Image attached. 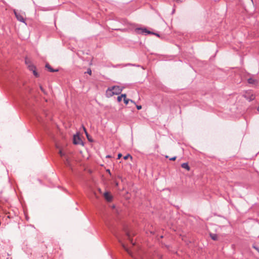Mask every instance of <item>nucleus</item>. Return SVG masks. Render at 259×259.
Instances as JSON below:
<instances>
[{"label":"nucleus","instance_id":"obj_1","mask_svg":"<svg viewBox=\"0 0 259 259\" xmlns=\"http://www.w3.org/2000/svg\"><path fill=\"white\" fill-rule=\"evenodd\" d=\"M122 89L119 86H113L108 88L106 92V96L110 98L114 95H119L122 92Z\"/></svg>","mask_w":259,"mask_h":259},{"label":"nucleus","instance_id":"obj_2","mask_svg":"<svg viewBox=\"0 0 259 259\" xmlns=\"http://www.w3.org/2000/svg\"><path fill=\"white\" fill-rule=\"evenodd\" d=\"M135 31L138 33L143 34L144 33H146L147 34H152L159 37L158 34L147 30L146 28H138L135 29Z\"/></svg>","mask_w":259,"mask_h":259},{"label":"nucleus","instance_id":"obj_3","mask_svg":"<svg viewBox=\"0 0 259 259\" xmlns=\"http://www.w3.org/2000/svg\"><path fill=\"white\" fill-rule=\"evenodd\" d=\"M243 97L249 101H252L255 99V96L251 91H246Z\"/></svg>","mask_w":259,"mask_h":259},{"label":"nucleus","instance_id":"obj_4","mask_svg":"<svg viewBox=\"0 0 259 259\" xmlns=\"http://www.w3.org/2000/svg\"><path fill=\"white\" fill-rule=\"evenodd\" d=\"M14 14H15V15L18 21H19L20 22H23L26 25V23L25 21V19L24 18V16L22 14L17 12L15 10H14Z\"/></svg>","mask_w":259,"mask_h":259},{"label":"nucleus","instance_id":"obj_5","mask_svg":"<svg viewBox=\"0 0 259 259\" xmlns=\"http://www.w3.org/2000/svg\"><path fill=\"white\" fill-rule=\"evenodd\" d=\"M28 68L30 71L33 72V74L35 77H37L39 76L38 73L36 71L35 67L32 64L28 65Z\"/></svg>","mask_w":259,"mask_h":259},{"label":"nucleus","instance_id":"obj_6","mask_svg":"<svg viewBox=\"0 0 259 259\" xmlns=\"http://www.w3.org/2000/svg\"><path fill=\"white\" fill-rule=\"evenodd\" d=\"M81 142V140L79 137L77 135H74L73 137V143L74 144H79Z\"/></svg>","mask_w":259,"mask_h":259},{"label":"nucleus","instance_id":"obj_7","mask_svg":"<svg viewBox=\"0 0 259 259\" xmlns=\"http://www.w3.org/2000/svg\"><path fill=\"white\" fill-rule=\"evenodd\" d=\"M104 196L105 197V198L108 201H110L112 200V196L109 194V193L107 192H106L104 194Z\"/></svg>","mask_w":259,"mask_h":259},{"label":"nucleus","instance_id":"obj_8","mask_svg":"<svg viewBox=\"0 0 259 259\" xmlns=\"http://www.w3.org/2000/svg\"><path fill=\"white\" fill-rule=\"evenodd\" d=\"M46 67L48 68V69L51 72H57L58 71V69H53L49 64H47L46 65Z\"/></svg>","mask_w":259,"mask_h":259},{"label":"nucleus","instance_id":"obj_9","mask_svg":"<svg viewBox=\"0 0 259 259\" xmlns=\"http://www.w3.org/2000/svg\"><path fill=\"white\" fill-rule=\"evenodd\" d=\"M121 245L123 247V248L131 256H132L131 251L128 249L127 247H126V246L123 243H121Z\"/></svg>","mask_w":259,"mask_h":259},{"label":"nucleus","instance_id":"obj_10","mask_svg":"<svg viewBox=\"0 0 259 259\" xmlns=\"http://www.w3.org/2000/svg\"><path fill=\"white\" fill-rule=\"evenodd\" d=\"M182 167L187 169L188 171L190 170V167L188 163H183L181 164Z\"/></svg>","mask_w":259,"mask_h":259},{"label":"nucleus","instance_id":"obj_11","mask_svg":"<svg viewBox=\"0 0 259 259\" xmlns=\"http://www.w3.org/2000/svg\"><path fill=\"white\" fill-rule=\"evenodd\" d=\"M248 82L250 84H255L257 82V81L256 80L252 78H249L248 79Z\"/></svg>","mask_w":259,"mask_h":259},{"label":"nucleus","instance_id":"obj_12","mask_svg":"<svg viewBox=\"0 0 259 259\" xmlns=\"http://www.w3.org/2000/svg\"><path fill=\"white\" fill-rule=\"evenodd\" d=\"M65 164L68 166L70 167L71 166V164H70V161L69 158L67 156H65Z\"/></svg>","mask_w":259,"mask_h":259},{"label":"nucleus","instance_id":"obj_13","mask_svg":"<svg viewBox=\"0 0 259 259\" xmlns=\"http://www.w3.org/2000/svg\"><path fill=\"white\" fill-rule=\"evenodd\" d=\"M82 128H83V131L84 132V133L86 135V137L88 138V139L89 140V141H92V140L90 139V138L89 137V135L88 133L86 128H85V127L83 125H82Z\"/></svg>","mask_w":259,"mask_h":259},{"label":"nucleus","instance_id":"obj_14","mask_svg":"<svg viewBox=\"0 0 259 259\" xmlns=\"http://www.w3.org/2000/svg\"><path fill=\"white\" fill-rule=\"evenodd\" d=\"M210 236L211 238V239L213 240H217L218 239V236L216 234H210Z\"/></svg>","mask_w":259,"mask_h":259},{"label":"nucleus","instance_id":"obj_15","mask_svg":"<svg viewBox=\"0 0 259 259\" xmlns=\"http://www.w3.org/2000/svg\"><path fill=\"white\" fill-rule=\"evenodd\" d=\"M25 64L27 65V67L28 66V65L32 64L30 60L28 58H25Z\"/></svg>","mask_w":259,"mask_h":259},{"label":"nucleus","instance_id":"obj_16","mask_svg":"<svg viewBox=\"0 0 259 259\" xmlns=\"http://www.w3.org/2000/svg\"><path fill=\"white\" fill-rule=\"evenodd\" d=\"M126 235H127V238H128V239H129V240L131 241V242L132 243V244L133 245H135V243L133 242V240L131 239V237H130V235L128 233H126Z\"/></svg>","mask_w":259,"mask_h":259},{"label":"nucleus","instance_id":"obj_17","mask_svg":"<svg viewBox=\"0 0 259 259\" xmlns=\"http://www.w3.org/2000/svg\"><path fill=\"white\" fill-rule=\"evenodd\" d=\"M129 157L131 159H132V158H133L132 156L129 154H128L126 155H125V156H124L123 158H124V159L126 160V159H127Z\"/></svg>","mask_w":259,"mask_h":259},{"label":"nucleus","instance_id":"obj_18","mask_svg":"<svg viewBox=\"0 0 259 259\" xmlns=\"http://www.w3.org/2000/svg\"><path fill=\"white\" fill-rule=\"evenodd\" d=\"M129 101H130V100H129V99H127L126 98H125V99H123V101H124V103H125L126 105H127V104H128V103ZM130 101H131V102H133V101L132 100H130Z\"/></svg>","mask_w":259,"mask_h":259},{"label":"nucleus","instance_id":"obj_19","mask_svg":"<svg viewBox=\"0 0 259 259\" xmlns=\"http://www.w3.org/2000/svg\"><path fill=\"white\" fill-rule=\"evenodd\" d=\"M59 154H60V156L61 157H63V156H65H65H66L65 154L61 150H60Z\"/></svg>","mask_w":259,"mask_h":259},{"label":"nucleus","instance_id":"obj_20","mask_svg":"<svg viewBox=\"0 0 259 259\" xmlns=\"http://www.w3.org/2000/svg\"><path fill=\"white\" fill-rule=\"evenodd\" d=\"M122 98L120 96H118V97H117V101H118V102H121V100H122Z\"/></svg>","mask_w":259,"mask_h":259},{"label":"nucleus","instance_id":"obj_21","mask_svg":"<svg viewBox=\"0 0 259 259\" xmlns=\"http://www.w3.org/2000/svg\"><path fill=\"white\" fill-rule=\"evenodd\" d=\"M87 73L89 74L90 75L92 74V70L90 68H89L87 70Z\"/></svg>","mask_w":259,"mask_h":259},{"label":"nucleus","instance_id":"obj_22","mask_svg":"<svg viewBox=\"0 0 259 259\" xmlns=\"http://www.w3.org/2000/svg\"><path fill=\"white\" fill-rule=\"evenodd\" d=\"M253 247L255 249H256V250L258 252V253H259V248H258V247H256V246H253Z\"/></svg>","mask_w":259,"mask_h":259},{"label":"nucleus","instance_id":"obj_23","mask_svg":"<svg viewBox=\"0 0 259 259\" xmlns=\"http://www.w3.org/2000/svg\"><path fill=\"white\" fill-rule=\"evenodd\" d=\"M137 109L140 110V109H142V106H141V105H137Z\"/></svg>","mask_w":259,"mask_h":259},{"label":"nucleus","instance_id":"obj_24","mask_svg":"<svg viewBox=\"0 0 259 259\" xmlns=\"http://www.w3.org/2000/svg\"><path fill=\"white\" fill-rule=\"evenodd\" d=\"M122 98H123V99H125L126 98V95L125 94H122L121 96H120Z\"/></svg>","mask_w":259,"mask_h":259},{"label":"nucleus","instance_id":"obj_25","mask_svg":"<svg viewBox=\"0 0 259 259\" xmlns=\"http://www.w3.org/2000/svg\"><path fill=\"white\" fill-rule=\"evenodd\" d=\"M176 156H175V157H172V158H170L169 159H170V160H172V161H173V160H176Z\"/></svg>","mask_w":259,"mask_h":259},{"label":"nucleus","instance_id":"obj_26","mask_svg":"<svg viewBox=\"0 0 259 259\" xmlns=\"http://www.w3.org/2000/svg\"><path fill=\"white\" fill-rule=\"evenodd\" d=\"M121 156H122V154H121V153H119V154H118V157H117V158H118V159H119Z\"/></svg>","mask_w":259,"mask_h":259},{"label":"nucleus","instance_id":"obj_27","mask_svg":"<svg viewBox=\"0 0 259 259\" xmlns=\"http://www.w3.org/2000/svg\"><path fill=\"white\" fill-rule=\"evenodd\" d=\"M40 90H41L42 92L45 93L44 90V89L42 88V87L41 86H40Z\"/></svg>","mask_w":259,"mask_h":259},{"label":"nucleus","instance_id":"obj_28","mask_svg":"<svg viewBox=\"0 0 259 259\" xmlns=\"http://www.w3.org/2000/svg\"><path fill=\"white\" fill-rule=\"evenodd\" d=\"M257 111L259 112V106L257 107Z\"/></svg>","mask_w":259,"mask_h":259},{"label":"nucleus","instance_id":"obj_29","mask_svg":"<svg viewBox=\"0 0 259 259\" xmlns=\"http://www.w3.org/2000/svg\"><path fill=\"white\" fill-rule=\"evenodd\" d=\"M106 157H110V155H107V156H106Z\"/></svg>","mask_w":259,"mask_h":259},{"label":"nucleus","instance_id":"obj_30","mask_svg":"<svg viewBox=\"0 0 259 259\" xmlns=\"http://www.w3.org/2000/svg\"><path fill=\"white\" fill-rule=\"evenodd\" d=\"M251 2H252V0H250Z\"/></svg>","mask_w":259,"mask_h":259}]
</instances>
